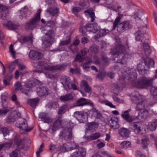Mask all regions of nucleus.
<instances>
[{
  "label": "nucleus",
  "instance_id": "37",
  "mask_svg": "<svg viewBox=\"0 0 157 157\" xmlns=\"http://www.w3.org/2000/svg\"><path fill=\"white\" fill-rule=\"evenodd\" d=\"M132 126L134 128V131L136 133H139L141 131L139 122H134L132 124Z\"/></svg>",
  "mask_w": 157,
  "mask_h": 157
},
{
  "label": "nucleus",
  "instance_id": "64",
  "mask_svg": "<svg viewBox=\"0 0 157 157\" xmlns=\"http://www.w3.org/2000/svg\"><path fill=\"white\" fill-rule=\"evenodd\" d=\"M136 154L137 157H146L140 151H137Z\"/></svg>",
  "mask_w": 157,
  "mask_h": 157
},
{
  "label": "nucleus",
  "instance_id": "51",
  "mask_svg": "<svg viewBox=\"0 0 157 157\" xmlns=\"http://www.w3.org/2000/svg\"><path fill=\"white\" fill-rule=\"evenodd\" d=\"M71 41V38L70 37H69L67 40L61 41L59 43V44L61 46L67 45L69 44L70 43Z\"/></svg>",
  "mask_w": 157,
  "mask_h": 157
},
{
  "label": "nucleus",
  "instance_id": "18",
  "mask_svg": "<svg viewBox=\"0 0 157 157\" xmlns=\"http://www.w3.org/2000/svg\"><path fill=\"white\" fill-rule=\"evenodd\" d=\"M127 72L128 80L133 81L136 79L137 75L135 69H131L128 70Z\"/></svg>",
  "mask_w": 157,
  "mask_h": 157
},
{
  "label": "nucleus",
  "instance_id": "36",
  "mask_svg": "<svg viewBox=\"0 0 157 157\" xmlns=\"http://www.w3.org/2000/svg\"><path fill=\"white\" fill-rule=\"evenodd\" d=\"M87 125V129L91 130L97 128L98 127V124L97 122H93L88 123Z\"/></svg>",
  "mask_w": 157,
  "mask_h": 157
},
{
  "label": "nucleus",
  "instance_id": "11",
  "mask_svg": "<svg viewBox=\"0 0 157 157\" xmlns=\"http://www.w3.org/2000/svg\"><path fill=\"white\" fill-rule=\"evenodd\" d=\"M43 56L44 55L42 53L34 50L30 51L29 54V58L36 61L42 59Z\"/></svg>",
  "mask_w": 157,
  "mask_h": 157
},
{
  "label": "nucleus",
  "instance_id": "20",
  "mask_svg": "<svg viewBox=\"0 0 157 157\" xmlns=\"http://www.w3.org/2000/svg\"><path fill=\"white\" fill-rule=\"evenodd\" d=\"M74 116L77 120L81 122H83L85 120L86 117L84 112L82 111H76L74 113Z\"/></svg>",
  "mask_w": 157,
  "mask_h": 157
},
{
  "label": "nucleus",
  "instance_id": "9",
  "mask_svg": "<svg viewBox=\"0 0 157 157\" xmlns=\"http://www.w3.org/2000/svg\"><path fill=\"white\" fill-rule=\"evenodd\" d=\"M17 123V127L19 128L21 130L29 132L33 129L32 128H29L28 127L27 121L23 118H19Z\"/></svg>",
  "mask_w": 157,
  "mask_h": 157
},
{
  "label": "nucleus",
  "instance_id": "39",
  "mask_svg": "<svg viewBox=\"0 0 157 157\" xmlns=\"http://www.w3.org/2000/svg\"><path fill=\"white\" fill-rule=\"evenodd\" d=\"M82 82L85 87L84 89L85 91L86 92L89 93L91 91V88L89 86L87 82L84 80L82 81Z\"/></svg>",
  "mask_w": 157,
  "mask_h": 157
},
{
  "label": "nucleus",
  "instance_id": "49",
  "mask_svg": "<svg viewBox=\"0 0 157 157\" xmlns=\"http://www.w3.org/2000/svg\"><path fill=\"white\" fill-rule=\"evenodd\" d=\"M109 31L108 29H102L100 30L99 34L100 37H102L108 33Z\"/></svg>",
  "mask_w": 157,
  "mask_h": 157
},
{
  "label": "nucleus",
  "instance_id": "57",
  "mask_svg": "<svg viewBox=\"0 0 157 157\" xmlns=\"http://www.w3.org/2000/svg\"><path fill=\"white\" fill-rule=\"evenodd\" d=\"M13 45L12 44H11L9 47V51L11 53V54L12 56L14 58H15V52L13 50Z\"/></svg>",
  "mask_w": 157,
  "mask_h": 157
},
{
  "label": "nucleus",
  "instance_id": "19",
  "mask_svg": "<svg viewBox=\"0 0 157 157\" xmlns=\"http://www.w3.org/2000/svg\"><path fill=\"white\" fill-rule=\"evenodd\" d=\"M109 122L110 126L114 129H117L119 127L118 119L117 117H111Z\"/></svg>",
  "mask_w": 157,
  "mask_h": 157
},
{
  "label": "nucleus",
  "instance_id": "55",
  "mask_svg": "<svg viewBox=\"0 0 157 157\" xmlns=\"http://www.w3.org/2000/svg\"><path fill=\"white\" fill-rule=\"evenodd\" d=\"M89 6L88 0H84L82 3V6L84 8H87Z\"/></svg>",
  "mask_w": 157,
  "mask_h": 157
},
{
  "label": "nucleus",
  "instance_id": "23",
  "mask_svg": "<svg viewBox=\"0 0 157 157\" xmlns=\"http://www.w3.org/2000/svg\"><path fill=\"white\" fill-rule=\"evenodd\" d=\"M133 18L135 19L136 21H138L139 20H142L144 17L145 19H147V17L144 15L142 12L140 10L137 11L136 12L134 15L133 16Z\"/></svg>",
  "mask_w": 157,
  "mask_h": 157
},
{
  "label": "nucleus",
  "instance_id": "33",
  "mask_svg": "<svg viewBox=\"0 0 157 157\" xmlns=\"http://www.w3.org/2000/svg\"><path fill=\"white\" fill-rule=\"evenodd\" d=\"M67 67V65L64 64L52 66H50V71L63 70L65 68Z\"/></svg>",
  "mask_w": 157,
  "mask_h": 157
},
{
  "label": "nucleus",
  "instance_id": "54",
  "mask_svg": "<svg viewBox=\"0 0 157 157\" xmlns=\"http://www.w3.org/2000/svg\"><path fill=\"white\" fill-rule=\"evenodd\" d=\"M23 40L24 42H29L32 43L33 42L32 37L31 36H28L23 38Z\"/></svg>",
  "mask_w": 157,
  "mask_h": 157
},
{
  "label": "nucleus",
  "instance_id": "12",
  "mask_svg": "<svg viewBox=\"0 0 157 157\" xmlns=\"http://www.w3.org/2000/svg\"><path fill=\"white\" fill-rule=\"evenodd\" d=\"M146 27H140L135 33L136 40L142 41L144 35L146 33Z\"/></svg>",
  "mask_w": 157,
  "mask_h": 157
},
{
  "label": "nucleus",
  "instance_id": "62",
  "mask_svg": "<svg viewBox=\"0 0 157 157\" xmlns=\"http://www.w3.org/2000/svg\"><path fill=\"white\" fill-rule=\"evenodd\" d=\"M17 150H15L13 151L10 155V157H17Z\"/></svg>",
  "mask_w": 157,
  "mask_h": 157
},
{
  "label": "nucleus",
  "instance_id": "7",
  "mask_svg": "<svg viewBox=\"0 0 157 157\" xmlns=\"http://www.w3.org/2000/svg\"><path fill=\"white\" fill-rule=\"evenodd\" d=\"M157 78L155 75V77L148 79L145 76L142 77L134 83V86L138 88L143 89L151 86L153 83V81Z\"/></svg>",
  "mask_w": 157,
  "mask_h": 157
},
{
  "label": "nucleus",
  "instance_id": "63",
  "mask_svg": "<svg viewBox=\"0 0 157 157\" xmlns=\"http://www.w3.org/2000/svg\"><path fill=\"white\" fill-rule=\"evenodd\" d=\"M145 113V112L141 113L139 115L138 117L140 118L141 117L142 120H145L146 118V115Z\"/></svg>",
  "mask_w": 157,
  "mask_h": 157
},
{
  "label": "nucleus",
  "instance_id": "48",
  "mask_svg": "<svg viewBox=\"0 0 157 157\" xmlns=\"http://www.w3.org/2000/svg\"><path fill=\"white\" fill-rule=\"evenodd\" d=\"M94 63L96 65L99 66H101V60L97 56H94Z\"/></svg>",
  "mask_w": 157,
  "mask_h": 157
},
{
  "label": "nucleus",
  "instance_id": "41",
  "mask_svg": "<svg viewBox=\"0 0 157 157\" xmlns=\"http://www.w3.org/2000/svg\"><path fill=\"white\" fill-rule=\"evenodd\" d=\"M151 95L154 97V99L157 101V87H151Z\"/></svg>",
  "mask_w": 157,
  "mask_h": 157
},
{
  "label": "nucleus",
  "instance_id": "27",
  "mask_svg": "<svg viewBox=\"0 0 157 157\" xmlns=\"http://www.w3.org/2000/svg\"><path fill=\"white\" fill-rule=\"evenodd\" d=\"M119 133L121 136L127 138L129 136L130 131L127 128H122L119 129Z\"/></svg>",
  "mask_w": 157,
  "mask_h": 157
},
{
  "label": "nucleus",
  "instance_id": "58",
  "mask_svg": "<svg viewBox=\"0 0 157 157\" xmlns=\"http://www.w3.org/2000/svg\"><path fill=\"white\" fill-rule=\"evenodd\" d=\"M90 51L92 52L96 53L97 52V48L96 45H94L91 46L89 48Z\"/></svg>",
  "mask_w": 157,
  "mask_h": 157
},
{
  "label": "nucleus",
  "instance_id": "1",
  "mask_svg": "<svg viewBox=\"0 0 157 157\" xmlns=\"http://www.w3.org/2000/svg\"><path fill=\"white\" fill-rule=\"evenodd\" d=\"M125 49L124 47L121 45H119L115 47L111 50V53L113 55H120L122 58L121 59L118 60L117 62L122 64H125L128 59L131 58V56L128 53H124Z\"/></svg>",
  "mask_w": 157,
  "mask_h": 157
},
{
  "label": "nucleus",
  "instance_id": "42",
  "mask_svg": "<svg viewBox=\"0 0 157 157\" xmlns=\"http://www.w3.org/2000/svg\"><path fill=\"white\" fill-rule=\"evenodd\" d=\"M142 141V146L144 148L146 147L148 144V139L145 136H144L142 137L141 140Z\"/></svg>",
  "mask_w": 157,
  "mask_h": 157
},
{
  "label": "nucleus",
  "instance_id": "44",
  "mask_svg": "<svg viewBox=\"0 0 157 157\" xmlns=\"http://www.w3.org/2000/svg\"><path fill=\"white\" fill-rule=\"evenodd\" d=\"M67 107V105H64L60 107L59 109L58 114L60 115L64 113L65 112V109Z\"/></svg>",
  "mask_w": 157,
  "mask_h": 157
},
{
  "label": "nucleus",
  "instance_id": "52",
  "mask_svg": "<svg viewBox=\"0 0 157 157\" xmlns=\"http://www.w3.org/2000/svg\"><path fill=\"white\" fill-rule=\"evenodd\" d=\"M69 49H70L72 52H76L78 51V49L77 46L73 45L72 44L69 47Z\"/></svg>",
  "mask_w": 157,
  "mask_h": 157
},
{
  "label": "nucleus",
  "instance_id": "53",
  "mask_svg": "<svg viewBox=\"0 0 157 157\" xmlns=\"http://www.w3.org/2000/svg\"><path fill=\"white\" fill-rule=\"evenodd\" d=\"M44 147V143H42L40 147L38 150L36 152V154L37 157H40V153L42 152L43 151V148Z\"/></svg>",
  "mask_w": 157,
  "mask_h": 157
},
{
  "label": "nucleus",
  "instance_id": "26",
  "mask_svg": "<svg viewBox=\"0 0 157 157\" xmlns=\"http://www.w3.org/2000/svg\"><path fill=\"white\" fill-rule=\"evenodd\" d=\"M49 33L47 32L43 37L42 45L44 48L49 46Z\"/></svg>",
  "mask_w": 157,
  "mask_h": 157
},
{
  "label": "nucleus",
  "instance_id": "40",
  "mask_svg": "<svg viewBox=\"0 0 157 157\" xmlns=\"http://www.w3.org/2000/svg\"><path fill=\"white\" fill-rule=\"evenodd\" d=\"M101 136V134L99 132H97L92 134L90 136L87 137V139L89 140H96Z\"/></svg>",
  "mask_w": 157,
  "mask_h": 157
},
{
  "label": "nucleus",
  "instance_id": "38",
  "mask_svg": "<svg viewBox=\"0 0 157 157\" xmlns=\"http://www.w3.org/2000/svg\"><path fill=\"white\" fill-rule=\"evenodd\" d=\"M14 142L17 145L19 149H21L23 148V145L21 144V141L19 136L15 137L14 139Z\"/></svg>",
  "mask_w": 157,
  "mask_h": 157
},
{
  "label": "nucleus",
  "instance_id": "35",
  "mask_svg": "<svg viewBox=\"0 0 157 157\" xmlns=\"http://www.w3.org/2000/svg\"><path fill=\"white\" fill-rule=\"evenodd\" d=\"M40 99L38 98L30 99L28 101L30 105L32 107H35L37 106L39 101Z\"/></svg>",
  "mask_w": 157,
  "mask_h": 157
},
{
  "label": "nucleus",
  "instance_id": "10",
  "mask_svg": "<svg viewBox=\"0 0 157 157\" xmlns=\"http://www.w3.org/2000/svg\"><path fill=\"white\" fill-rule=\"evenodd\" d=\"M72 137L71 129L67 128H63L59 134V138L63 139H64L66 140H71Z\"/></svg>",
  "mask_w": 157,
  "mask_h": 157
},
{
  "label": "nucleus",
  "instance_id": "6",
  "mask_svg": "<svg viewBox=\"0 0 157 157\" xmlns=\"http://www.w3.org/2000/svg\"><path fill=\"white\" fill-rule=\"evenodd\" d=\"M142 59L144 61L145 67L143 66L141 64L139 63L137 65V69L140 73L143 74H144L145 71L150 67H153L155 62L152 59L147 57H142Z\"/></svg>",
  "mask_w": 157,
  "mask_h": 157
},
{
  "label": "nucleus",
  "instance_id": "21",
  "mask_svg": "<svg viewBox=\"0 0 157 157\" xmlns=\"http://www.w3.org/2000/svg\"><path fill=\"white\" fill-rule=\"evenodd\" d=\"M2 106L3 108L0 109V116L5 115L9 112L10 110L8 108V103L5 99H2Z\"/></svg>",
  "mask_w": 157,
  "mask_h": 157
},
{
  "label": "nucleus",
  "instance_id": "25",
  "mask_svg": "<svg viewBox=\"0 0 157 157\" xmlns=\"http://www.w3.org/2000/svg\"><path fill=\"white\" fill-rule=\"evenodd\" d=\"M74 97L71 93L67 94L60 97V100L64 102L68 101L73 99Z\"/></svg>",
  "mask_w": 157,
  "mask_h": 157
},
{
  "label": "nucleus",
  "instance_id": "22",
  "mask_svg": "<svg viewBox=\"0 0 157 157\" xmlns=\"http://www.w3.org/2000/svg\"><path fill=\"white\" fill-rule=\"evenodd\" d=\"M8 8L7 6H4L2 4H0V14L1 15V19L4 20L7 16V14L8 13Z\"/></svg>",
  "mask_w": 157,
  "mask_h": 157
},
{
  "label": "nucleus",
  "instance_id": "30",
  "mask_svg": "<svg viewBox=\"0 0 157 157\" xmlns=\"http://www.w3.org/2000/svg\"><path fill=\"white\" fill-rule=\"evenodd\" d=\"M62 120L61 117H59L54 123L52 130L53 132L56 131L61 125Z\"/></svg>",
  "mask_w": 157,
  "mask_h": 157
},
{
  "label": "nucleus",
  "instance_id": "56",
  "mask_svg": "<svg viewBox=\"0 0 157 157\" xmlns=\"http://www.w3.org/2000/svg\"><path fill=\"white\" fill-rule=\"evenodd\" d=\"M2 132L4 136L9 135V132L8 129L6 128H4L2 129Z\"/></svg>",
  "mask_w": 157,
  "mask_h": 157
},
{
  "label": "nucleus",
  "instance_id": "50",
  "mask_svg": "<svg viewBox=\"0 0 157 157\" xmlns=\"http://www.w3.org/2000/svg\"><path fill=\"white\" fill-rule=\"evenodd\" d=\"M16 90H22L23 87L21 84V83L19 82H16L14 86Z\"/></svg>",
  "mask_w": 157,
  "mask_h": 157
},
{
  "label": "nucleus",
  "instance_id": "34",
  "mask_svg": "<svg viewBox=\"0 0 157 157\" xmlns=\"http://www.w3.org/2000/svg\"><path fill=\"white\" fill-rule=\"evenodd\" d=\"M143 48L146 57L149 56L151 52V50L150 48L148 45L146 43H144L143 44Z\"/></svg>",
  "mask_w": 157,
  "mask_h": 157
},
{
  "label": "nucleus",
  "instance_id": "32",
  "mask_svg": "<svg viewBox=\"0 0 157 157\" xmlns=\"http://www.w3.org/2000/svg\"><path fill=\"white\" fill-rule=\"evenodd\" d=\"M157 127V119L153 120L149 122L148 125V128L151 131L155 130Z\"/></svg>",
  "mask_w": 157,
  "mask_h": 157
},
{
  "label": "nucleus",
  "instance_id": "45",
  "mask_svg": "<svg viewBox=\"0 0 157 157\" xmlns=\"http://www.w3.org/2000/svg\"><path fill=\"white\" fill-rule=\"evenodd\" d=\"M84 13H88L90 15V17L91 18V21L93 22L94 20L95 15L94 13L93 12L92 10H86L84 11Z\"/></svg>",
  "mask_w": 157,
  "mask_h": 157
},
{
  "label": "nucleus",
  "instance_id": "28",
  "mask_svg": "<svg viewBox=\"0 0 157 157\" xmlns=\"http://www.w3.org/2000/svg\"><path fill=\"white\" fill-rule=\"evenodd\" d=\"M39 118L44 123H49V116L48 113H41L39 114Z\"/></svg>",
  "mask_w": 157,
  "mask_h": 157
},
{
  "label": "nucleus",
  "instance_id": "59",
  "mask_svg": "<svg viewBox=\"0 0 157 157\" xmlns=\"http://www.w3.org/2000/svg\"><path fill=\"white\" fill-rule=\"evenodd\" d=\"M105 76V74L104 73L100 72L97 75L96 77L99 79L102 80Z\"/></svg>",
  "mask_w": 157,
  "mask_h": 157
},
{
  "label": "nucleus",
  "instance_id": "4",
  "mask_svg": "<svg viewBox=\"0 0 157 157\" xmlns=\"http://www.w3.org/2000/svg\"><path fill=\"white\" fill-rule=\"evenodd\" d=\"M41 11V10L40 9H38L34 17L30 19L26 23L25 29L26 31L33 30L37 27L38 22L40 19V15Z\"/></svg>",
  "mask_w": 157,
  "mask_h": 157
},
{
  "label": "nucleus",
  "instance_id": "14",
  "mask_svg": "<svg viewBox=\"0 0 157 157\" xmlns=\"http://www.w3.org/2000/svg\"><path fill=\"white\" fill-rule=\"evenodd\" d=\"M86 151L85 148L83 147L79 148L72 155L71 157H85Z\"/></svg>",
  "mask_w": 157,
  "mask_h": 157
},
{
  "label": "nucleus",
  "instance_id": "5",
  "mask_svg": "<svg viewBox=\"0 0 157 157\" xmlns=\"http://www.w3.org/2000/svg\"><path fill=\"white\" fill-rule=\"evenodd\" d=\"M121 17L120 16L117 17L115 19L113 23V29L115 30L117 27V30L120 33L123 32L128 30L132 28L131 25L128 22L124 21L121 23L120 22Z\"/></svg>",
  "mask_w": 157,
  "mask_h": 157
},
{
  "label": "nucleus",
  "instance_id": "47",
  "mask_svg": "<svg viewBox=\"0 0 157 157\" xmlns=\"http://www.w3.org/2000/svg\"><path fill=\"white\" fill-rule=\"evenodd\" d=\"M18 62V60L17 59H15L10 64L9 68L11 71H12L14 70L15 66L17 63Z\"/></svg>",
  "mask_w": 157,
  "mask_h": 157
},
{
  "label": "nucleus",
  "instance_id": "16",
  "mask_svg": "<svg viewBox=\"0 0 157 157\" xmlns=\"http://www.w3.org/2000/svg\"><path fill=\"white\" fill-rule=\"evenodd\" d=\"M55 23L54 21H50V27L52 28V30H50V44H52L55 41L54 37L55 34L54 31L55 29Z\"/></svg>",
  "mask_w": 157,
  "mask_h": 157
},
{
  "label": "nucleus",
  "instance_id": "31",
  "mask_svg": "<svg viewBox=\"0 0 157 157\" xmlns=\"http://www.w3.org/2000/svg\"><path fill=\"white\" fill-rule=\"evenodd\" d=\"M63 145L65 147V148L66 147L67 151L75 149L76 147L75 143L72 142L66 143L63 144Z\"/></svg>",
  "mask_w": 157,
  "mask_h": 157
},
{
  "label": "nucleus",
  "instance_id": "43",
  "mask_svg": "<svg viewBox=\"0 0 157 157\" xmlns=\"http://www.w3.org/2000/svg\"><path fill=\"white\" fill-rule=\"evenodd\" d=\"M87 101V99L84 98H81L76 101V106H83L84 105L85 102Z\"/></svg>",
  "mask_w": 157,
  "mask_h": 157
},
{
  "label": "nucleus",
  "instance_id": "29",
  "mask_svg": "<svg viewBox=\"0 0 157 157\" xmlns=\"http://www.w3.org/2000/svg\"><path fill=\"white\" fill-rule=\"evenodd\" d=\"M3 26L9 29H18L17 25L14 24L10 21H8L7 23H4Z\"/></svg>",
  "mask_w": 157,
  "mask_h": 157
},
{
  "label": "nucleus",
  "instance_id": "2",
  "mask_svg": "<svg viewBox=\"0 0 157 157\" xmlns=\"http://www.w3.org/2000/svg\"><path fill=\"white\" fill-rule=\"evenodd\" d=\"M33 66L36 69L34 72H44L46 77L49 78V60L48 59L41 61L33 63Z\"/></svg>",
  "mask_w": 157,
  "mask_h": 157
},
{
  "label": "nucleus",
  "instance_id": "46",
  "mask_svg": "<svg viewBox=\"0 0 157 157\" xmlns=\"http://www.w3.org/2000/svg\"><path fill=\"white\" fill-rule=\"evenodd\" d=\"M131 143L129 141H125L121 144V147L122 148L126 149L130 147Z\"/></svg>",
  "mask_w": 157,
  "mask_h": 157
},
{
  "label": "nucleus",
  "instance_id": "61",
  "mask_svg": "<svg viewBox=\"0 0 157 157\" xmlns=\"http://www.w3.org/2000/svg\"><path fill=\"white\" fill-rule=\"evenodd\" d=\"M35 85V84L34 82L32 81H29L27 84L26 86L28 88H31L34 86Z\"/></svg>",
  "mask_w": 157,
  "mask_h": 157
},
{
  "label": "nucleus",
  "instance_id": "13",
  "mask_svg": "<svg viewBox=\"0 0 157 157\" xmlns=\"http://www.w3.org/2000/svg\"><path fill=\"white\" fill-rule=\"evenodd\" d=\"M50 16L51 15L53 16L56 17L59 13V9L56 7V4L54 0H50Z\"/></svg>",
  "mask_w": 157,
  "mask_h": 157
},
{
  "label": "nucleus",
  "instance_id": "8",
  "mask_svg": "<svg viewBox=\"0 0 157 157\" xmlns=\"http://www.w3.org/2000/svg\"><path fill=\"white\" fill-rule=\"evenodd\" d=\"M99 28L97 24L88 23L84 27L81 28L80 31L84 35H86V31L95 33L99 30Z\"/></svg>",
  "mask_w": 157,
  "mask_h": 157
},
{
  "label": "nucleus",
  "instance_id": "17",
  "mask_svg": "<svg viewBox=\"0 0 157 157\" xmlns=\"http://www.w3.org/2000/svg\"><path fill=\"white\" fill-rule=\"evenodd\" d=\"M61 82L66 90L71 89L70 79L67 76H64L60 79Z\"/></svg>",
  "mask_w": 157,
  "mask_h": 157
},
{
  "label": "nucleus",
  "instance_id": "3",
  "mask_svg": "<svg viewBox=\"0 0 157 157\" xmlns=\"http://www.w3.org/2000/svg\"><path fill=\"white\" fill-rule=\"evenodd\" d=\"M132 101L137 105L136 107L137 110H141L148 106L146 101L142 98L141 96L138 92L134 91L132 93Z\"/></svg>",
  "mask_w": 157,
  "mask_h": 157
},
{
  "label": "nucleus",
  "instance_id": "60",
  "mask_svg": "<svg viewBox=\"0 0 157 157\" xmlns=\"http://www.w3.org/2000/svg\"><path fill=\"white\" fill-rule=\"evenodd\" d=\"M88 52V50L86 48H84L83 49L81 50V55L83 56H84L87 54V53Z\"/></svg>",
  "mask_w": 157,
  "mask_h": 157
},
{
  "label": "nucleus",
  "instance_id": "24",
  "mask_svg": "<svg viewBox=\"0 0 157 157\" xmlns=\"http://www.w3.org/2000/svg\"><path fill=\"white\" fill-rule=\"evenodd\" d=\"M37 94L40 96H42L48 94V89L44 87H38L37 88Z\"/></svg>",
  "mask_w": 157,
  "mask_h": 157
},
{
  "label": "nucleus",
  "instance_id": "15",
  "mask_svg": "<svg viewBox=\"0 0 157 157\" xmlns=\"http://www.w3.org/2000/svg\"><path fill=\"white\" fill-rule=\"evenodd\" d=\"M130 110L124 111L122 114L121 117L125 120L127 121L130 123L134 121L136 118L133 116L129 115V112L130 111Z\"/></svg>",
  "mask_w": 157,
  "mask_h": 157
}]
</instances>
